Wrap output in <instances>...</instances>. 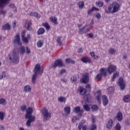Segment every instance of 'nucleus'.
<instances>
[{
  "mask_svg": "<svg viewBox=\"0 0 130 130\" xmlns=\"http://www.w3.org/2000/svg\"><path fill=\"white\" fill-rule=\"evenodd\" d=\"M64 111H65L67 114H70L71 113V107L68 106L64 108Z\"/></svg>",
  "mask_w": 130,
  "mask_h": 130,
  "instance_id": "32",
  "label": "nucleus"
},
{
  "mask_svg": "<svg viewBox=\"0 0 130 130\" xmlns=\"http://www.w3.org/2000/svg\"><path fill=\"white\" fill-rule=\"evenodd\" d=\"M90 30V27L85 25L83 27V28H80L79 29V34H84V33H87Z\"/></svg>",
  "mask_w": 130,
  "mask_h": 130,
  "instance_id": "12",
  "label": "nucleus"
},
{
  "mask_svg": "<svg viewBox=\"0 0 130 130\" xmlns=\"http://www.w3.org/2000/svg\"><path fill=\"white\" fill-rule=\"evenodd\" d=\"M5 119V115H4V113L2 112H0V119L1 120H3Z\"/></svg>",
  "mask_w": 130,
  "mask_h": 130,
  "instance_id": "52",
  "label": "nucleus"
},
{
  "mask_svg": "<svg viewBox=\"0 0 130 130\" xmlns=\"http://www.w3.org/2000/svg\"><path fill=\"white\" fill-rule=\"evenodd\" d=\"M78 117H77V116H75L73 117L72 119V122H74V123L76 122L77 120H78Z\"/></svg>",
  "mask_w": 130,
  "mask_h": 130,
  "instance_id": "53",
  "label": "nucleus"
},
{
  "mask_svg": "<svg viewBox=\"0 0 130 130\" xmlns=\"http://www.w3.org/2000/svg\"><path fill=\"white\" fill-rule=\"evenodd\" d=\"M118 85L121 89V90H123L125 89V83L123 81L122 78H120L118 80Z\"/></svg>",
  "mask_w": 130,
  "mask_h": 130,
  "instance_id": "11",
  "label": "nucleus"
},
{
  "mask_svg": "<svg viewBox=\"0 0 130 130\" xmlns=\"http://www.w3.org/2000/svg\"><path fill=\"white\" fill-rule=\"evenodd\" d=\"M21 41V38L20 37V34H18L15 36L14 42L16 44L20 45V42Z\"/></svg>",
  "mask_w": 130,
  "mask_h": 130,
  "instance_id": "19",
  "label": "nucleus"
},
{
  "mask_svg": "<svg viewBox=\"0 0 130 130\" xmlns=\"http://www.w3.org/2000/svg\"><path fill=\"white\" fill-rule=\"evenodd\" d=\"M43 71V68L41 67V65H40V64H37L36 65L34 70L35 74L32 75V77L31 78V82L32 84H36V79H37L38 75H42Z\"/></svg>",
  "mask_w": 130,
  "mask_h": 130,
  "instance_id": "1",
  "label": "nucleus"
},
{
  "mask_svg": "<svg viewBox=\"0 0 130 130\" xmlns=\"http://www.w3.org/2000/svg\"><path fill=\"white\" fill-rule=\"evenodd\" d=\"M11 0H0V15L5 16L7 14V11L5 10L4 8L7 5L10 4Z\"/></svg>",
  "mask_w": 130,
  "mask_h": 130,
  "instance_id": "4",
  "label": "nucleus"
},
{
  "mask_svg": "<svg viewBox=\"0 0 130 130\" xmlns=\"http://www.w3.org/2000/svg\"><path fill=\"white\" fill-rule=\"evenodd\" d=\"M74 112H75V113H78L79 116H82L83 113H84V109H81V107L78 106L74 108Z\"/></svg>",
  "mask_w": 130,
  "mask_h": 130,
  "instance_id": "10",
  "label": "nucleus"
},
{
  "mask_svg": "<svg viewBox=\"0 0 130 130\" xmlns=\"http://www.w3.org/2000/svg\"><path fill=\"white\" fill-rule=\"evenodd\" d=\"M51 22H52L55 25H57L58 23L57 22V18L56 17H50Z\"/></svg>",
  "mask_w": 130,
  "mask_h": 130,
  "instance_id": "30",
  "label": "nucleus"
},
{
  "mask_svg": "<svg viewBox=\"0 0 130 130\" xmlns=\"http://www.w3.org/2000/svg\"><path fill=\"white\" fill-rule=\"evenodd\" d=\"M29 15L31 17H35V18H39L41 17L40 14L37 12H31Z\"/></svg>",
  "mask_w": 130,
  "mask_h": 130,
  "instance_id": "27",
  "label": "nucleus"
},
{
  "mask_svg": "<svg viewBox=\"0 0 130 130\" xmlns=\"http://www.w3.org/2000/svg\"><path fill=\"white\" fill-rule=\"evenodd\" d=\"M91 98L92 96L90 95V94H87L83 96V100L87 103H90L91 102Z\"/></svg>",
  "mask_w": 130,
  "mask_h": 130,
  "instance_id": "14",
  "label": "nucleus"
},
{
  "mask_svg": "<svg viewBox=\"0 0 130 130\" xmlns=\"http://www.w3.org/2000/svg\"><path fill=\"white\" fill-rule=\"evenodd\" d=\"M123 101L125 102V103L130 102V94L125 95L123 98Z\"/></svg>",
  "mask_w": 130,
  "mask_h": 130,
  "instance_id": "25",
  "label": "nucleus"
},
{
  "mask_svg": "<svg viewBox=\"0 0 130 130\" xmlns=\"http://www.w3.org/2000/svg\"><path fill=\"white\" fill-rule=\"evenodd\" d=\"M12 10L13 12H15V13H17V7H14L12 8Z\"/></svg>",
  "mask_w": 130,
  "mask_h": 130,
  "instance_id": "63",
  "label": "nucleus"
},
{
  "mask_svg": "<svg viewBox=\"0 0 130 130\" xmlns=\"http://www.w3.org/2000/svg\"><path fill=\"white\" fill-rule=\"evenodd\" d=\"M26 35L25 30H24L22 33H21V38H24L25 37V36Z\"/></svg>",
  "mask_w": 130,
  "mask_h": 130,
  "instance_id": "60",
  "label": "nucleus"
},
{
  "mask_svg": "<svg viewBox=\"0 0 130 130\" xmlns=\"http://www.w3.org/2000/svg\"><path fill=\"white\" fill-rule=\"evenodd\" d=\"M103 99V104L104 106H106L109 103V101H108V99L106 95H103L102 96Z\"/></svg>",
  "mask_w": 130,
  "mask_h": 130,
  "instance_id": "16",
  "label": "nucleus"
},
{
  "mask_svg": "<svg viewBox=\"0 0 130 130\" xmlns=\"http://www.w3.org/2000/svg\"><path fill=\"white\" fill-rule=\"evenodd\" d=\"M17 51V49L14 48L13 50L12 53L9 54V60L11 61V62L16 64L18 63L19 61H20L19 54H18Z\"/></svg>",
  "mask_w": 130,
  "mask_h": 130,
  "instance_id": "2",
  "label": "nucleus"
},
{
  "mask_svg": "<svg viewBox=\"0 0 130 130\" xmlns=\"http://www.w3.org/2000/svg\"><path fill=\"white\" fill-rule=\"evenodd\" d=\"M77 5L78 6L79 9H84V7H85V3L84 2L81 1L77 3Z\"/></svg>",
  "mask_w": 130,
  "mask_h": 130,
  "instance_id": "28",
  "label": "nucleus"
},
{
  "mask_svg": "<svg viewBox=\"0 0 130 130\" xmlns=\"http://www.w3.org/2000/svg\"><path fill=\"white\" fill-rule=\"evenodd\" d=\"M66 73H67V70L62 69L61 70H60L59 74V75H63V74H66Z\"/></svg>",
  "mask_w": 130,
  "mask_h": 130,
  "instance_id": "48",
  "label": "nucleus"
},
{
  "mask_svg": "<svg viewBox=\"0 0 130 130\" xmlns=\"http://www.w3.org/2000/svg\"><path fill=\"white\" fill-rule=\"evenodd\" d=\"M0 104H3V105H6V100L4 99H1L0 100Z\"/></svg>",
  "mask_w": 130,
  "mask_h": 130,
  "instance_id": "50",
  "label": "nucleus"
},
{
  "mask_svg": "<svg viewBox=\"0 0 130 130\" xmlns=\"http://www.w3.org/2000/svg\"><path fill=\"white\" fill-rule=\"evenodd\" d=\"M92 111H97L99 109V107L97 105H92L91 106Z\"/></svg>",
  "mask_w": 130,
  "mask_h": 130,
  "instance_id": "42",
  "label": "nucleus"
},
{
  "mask_svg": "<svg viewBox=\"0 0 130 130\" xmlns=\"http://www.w3.org/2000/svg\"><path fill=\"white\" fill-rule=\"evenodd\" d=\"M31 90L32 88L30 85H26L24 86L23 91L25 93H28V92H31Z\"/></svg>",
  "mask_w": 130,
  "mask_h": 130,
  "instance_id": "24",
  "label": "nucleus"
},
{
  "mask_svg": "<svg viewBox=\"0 0 130 130\" xmlns=\"http://www.w3.org/2000/svg\"><path fill=\"white\" fill-rule=\"evenodd\" d=\"M101 78H102V75L100 73L96 75L95 78V80H96V81H99L101 79Z\"/></svg>",
  "mask_w": 130,
  "mask_h": 130,
  "instance_id": "46",
  "label": "nucleus"
},
{
  "mask_svg": "<svg viewBox=\"0 0 130 130\" xmlns=\"http://www.w3.org/2000/svg\"><path fill=\"white\" fill-rule=\"evenodd\" d=\"M26 24L27 25V30L29 31H31L32 30V27H31V25H32V23L31 21H27L26 22Z\"/></svg>",
  "mask_w": 130,
  "mask_h": 130,
  "instance_id": "40",
  "label": "nucleus"
},
{
  "mask_svg": "<svg viewBox=\"0 0 130 130\" xmlns=\"http://www.w3.org/2000/svg\"><path fill=\"white\" fill-rule=\"evenodd\" d=\"M6 72L3 71L1 75H0V80H3L4 78H6Z\"/></svg>",
  "mask_w": 130,
  "mask_h": 130,
  "instance_id": "44",
  "label": "nucleus"
},
{
  "mask_svg": "<svg viewBox=\"0 0 130 130\" xmlns=\"http://www.w3.org/2000/svg\"><path fill=\"white\" fill-rule=\"evenodd\" d=\"M95 129H97V125L93 123L90 127V130H95Z\"/></svg>",
  "mask_w": 130,
  "mask_h": 130,
  "instance_id": "47",
  "label": "nucleus"
},
{
  "mask_svg": "<svg viewBox=\"0 0 130 130\" xmlns=\"http://www.w3.org/2000/svg\"><path fill=\"white\" fill-rule=\"evenodd\" d=\"M85 88H86V89H89V90H91V84H87Z\"/></svg>",
  "mask_w": 130,
  "mask_h": 130,
  "instance_id": "61",
  "label": "nucleus"
},
{
  "mask_svg": "<svg viewBox=\"0 0 130 130\" xmlns=\"http://www.w3.org/2000/svg\"><path fill=\"white\" fill-rule=\"evenodd\" d=\"M66 62H67V63H72L73 64H75L76 63V61L75 60H73L71 58H66Z\"/></svg>",
  "mask_w": 130,
  "mask_h": 130,
  "instance_id": "31",
  "label": "nucleus"
},
{
  "mask_svg": "<svg viewBox=\"0 0 130 130\" xmlns=\"http://www.w3.org/2000/svg\"><path fill=\"white\" fill-rule=\"evenodd\" d=\"M108 51L110 54H115L116 53V50L113 49V48H110Z\"/></svg>",
  "mask_w": 130,
  "mask_h": 130,
  "instance_id": "35",
  "label": "nucleus"
},
{
  "mask_svg": "<svg viewBox=\"0 0 130 130\" xmlns=\"http://www.w3.org/2000/svg\"><path fill=\"white\" fill-rule=\"evenodd\" d=\"M107 90L108 91L109 94H112L114 92V87L111 86L107 88Z\"/></svg>",
  "mask_w": 130,
  "mask_h": 130,
  "instance_id": "34",
  "label": "nucleus"
},
{
  "mask_svg": "<svg viewBox=\"0 0 130 130\" xmlns=\"http://www.w3.org/2000/svg\"><path fill=\"white\" fill-rule=\"evenodd\" d=\"M32 113H33V109L31 107H28L26 110V113L25 115V118L35 117L34 116H32Z\"/></svg>",
  "mask_w": 130,
  "mask_h": 130,
  "instance_id": "8",
  "label": "nucleus"
},
{
  "mask_svg": "<svg viewBox=\"0 0 130 130\" xmlns=\"http://www.w3.org/2000/svg\"><path fill=\"white\" fill-rule=\"evenodd\" d=\"M117 70L116 66L114 65H110L107 70V71L109 73V75H111L113 73H114L115 71Z\"/></svg>",
  "mask_w": 130,
  "mask_h": 130,
  "instance_id": "9",
  "label": "nucleus"
},
{
  "mask_svg": "<svg viewBox=\"0 0 130 130\" xmlns=\"http://www.w3.org/2000/svg\"><path fill=\"white\" fill-rule=\"evenodd\" d=\"M91 121L93 123H94L96 121V118H95V116H92L91 117Z\"/></svg>",
  "mask_w": 130,
  "mask_h": 130,
  "instance_id": "54",
  "label": "nucleus"
},
{
  "mask_svg": "<svg viewBox=\"0 0 130 130\" xmlns=\"http://www.w3.org/2000/svg\"><path fill=\"white\" fill-rule=\"evenodd\" d=\"M43 26L44 27H45L46 30H50V25H49V24L48 23H43Z\"/></svg>",
  "mask_w": 130,
  "mask_h": 130,
  "instance_id": "39",
  "label": "nucleus"
},
{
  "mask_svg": "<svg viewBox=\"0 0 130 130\" xmlns=\"http://www.w3.org/2000/svg\"><path fill=\"white\" fill-rule=\"evenodd\" d=\"M115 130L121 129V126L120 125V124L119 122L117 123V124H116V126L115 127Z\"/></svg>",
  "mask_w": 130,
  "mask_h": 130,
  "instance_id": "43",
  "label": "nucleus"
},
{
  "mask_svg": "<svg viewBox=\"0 0 130 130\" xmlns=\"http://www.w3.org/2000/svg\"><path fill=\"white\" fill-rule=\"evenodd\" d=\"M64 68L65 66L63 64V62L60 59H57L56 60L54 63V64H52V68L53 69H55L56 68Z\"/></svg>",
  "mask_w": 130,
  "mask_h": 130,
  "instance_id": "6",
  "label": "nucleus"
},
{
  "mask_svg": "<svg viewBox=\"0 0 130 130\" xmlns=\"http://www.w3.org/2000/svg\"><path fill=\"white\" fill-rule=\"evenodd\" d=\"M81 61L84 62L85 63H87V62H91V59L88 57H83L81 58Z\"/></svg>",
  "mask_w": 130,
  "mask_h": 130,
  "instance_id": "26",
  "label": "nucleus"
},
{
  "mask_svg": "<svg viewBox=\"0 0 130 130\" xmlns=\"http://www.w3.org/2000/svg\"><path fill=\"white\" fill-rule=\"evenodd\" d=\"M38 47H42L43 46V41H39L37 43Z\"/></svg>",
  "mask_w": 130,
  "mask_h": 130,
  "instance_id": "45",
  "label": "nucleus"
},
{
  "mask_svg": "<svg viewBox=\"0 0 130 130\" xmlns=\"http://www.w3.org/2000/svg\"><path fill=\"white\" fill-rule=\"evenodd\" d=\"M95 5L96 7H98L99 8H102V7L104 6V4H103V2L100 1L96 2L95 3Z\"/></svg>",
  "mask_w": 130,
  "mask_h": 130,
  "instance_id": "36",
  "label": "nucleus"
},
{
  "mask_svg": "<svg viewBox=\"0 0 130 130\" xmlns=\"http://www.w3.org/2000/svg\"><path fill=\"white\" fill-rule=\"evenodd\" d=\"M118 77H119V72H117L116 73H114L113 74V77L111 79V80L113 81V82H114L115 80V78H117Z\"/></svg>",
  "mask_w": 130,
  "mask_h": 130,
  "instance_id": "33",
  "label": "nucleus"
},
{
  "mask_svg": "<svg viewBox=\"0 0 130 130\" xmlns=\"http://www.w3.org/2000/svg\"><path fill=\"white\" fill-rule=\"evenodd\" d=\"M113 124V121L112 120V119H110L108 122V123L107 124V129H111V128H112V125Z\"/></svg>",
  "mask_w": 130,
  "mask_h": 130,
  "instance_id": "22",
  "label": "nucleus"
},
{
  "mask_svg": "<svg viewBox=\"0 0 130 130\" xmlns=\"http://www.w3.org/2000/svg\"><path fill=\"white\" fill-rule=\"evenodd\" d=\"M26 119H28L26 123V125L29 127L31 126V123L32 121H35V117H30L29 118H26Z\"/></svg>",
  "mask_w": 130,
  "mask_h": 130,
  "instance_id": "13",
  "label": "nucleus"
},
{
  "mask_svg": "<svg viewBox=\"0 0 130 130\" xmlns=\"http://www.w3.org/2000/svg\"><path fill=\"white\" fill-rule=\"evenodd\" d=\"M6 129V127L4 125H0V130H5Z\"/></svg>",
  "mask_w": 130,
  "mask_h": 130,
  "instance_id": "58",
  "label": "nucleus"
},
{
  "mask_svg": "<svg viewBox=\"0 0 130 130\" xmlns=\"http://www.w3.org/2000/svg\"><path fill=\"white\" fill-rule=\"evenodd\" d=\"M22 40L24 43H28V42H29V40L26 37L22 38Z\"/></svg>",
  "mask_w": 130,
  "mask_h": 130,
  "instance_id": "51",
  "label": "nucleus"
},
{
  "mask_svg": "<svg viewBox=\"0 0 130 130\" xmlns=\"http://www.w3.org/2000/svg\"><path fill=\"white\" fill-rule=\"evenodd\" d=\"M96 93L98 94V96H96L95 98L99 103H101V90H98Z\"/></svg>",
  "mask_w": 130,
  "mask_h": 130,
  "instance_id": "21",
  "label": "nucleus"
},
{
  "mask_svg": "<svg viewBox=\"0 0 130 130\" xmlns=\"http://www.w3.org/2000/svg\"><path fill=\"white\" fill-rule=\"evenodd\" d=\"M119 9H120V6H119V4L117 2H114L110 5L108 8V11L110 13H111V14L117 13V12L119 11Z\"/></svg>",
  "mask_w": 130,
  "mask_h": 130,
  "instance_id": "3",
  "label": "nucleus"
},
{
  "mask_svg": "<svg viewBox=\"0 0 130 130\" xmlns=\"http://www.w3.org/2000/svg\"><path fill=\"white\" fill-rule=\"evenodd\" d=\"M17 24V21L16 20H14L13 24V27L15 28L16 27V25Z\"/></svg>",
  "mask_w": 130,
  "mask_h": 130,
  "instance_id": "62",
  "label": "nucleus"
},
{
  "mask_svg": "<svg viewBox=\"0 0 130 130\" xmlns=\"http://www.w3.org/2000/svg\"><path fill=\"white\" fill-rule=\"evenodd\" d=\"M42 113L44 116V121H47V120H49V119L51 117V114L48 112V110L45 108H43L42 110Z\"/></svg>",
  "mask_w": 130,
  "mask_h": 130,
  "instance_id": "5",
  "label": "nucleus"
},
{
  "mask_svg": "<svg viewBox=\"0 0 130 130\" xmlns=\"http://www.w3.org/2000/svg\"><path fill=\"white\" fill-rule=\"evenodd\" d=\"M83 108L85 111H90L91 110L90 108V107L89 106V105H83Z\"/></svg>",
  "mask_w": 130,
  "mask_h": 130,
  "instance_id": "37",
  "label": "nucleus"
},
{
  "mask_svg": "<svg viewBox=\"0 0 130 130\" xmlns=\"http://www.w3.org/2000/svg\"><path fill=\"white\" fill-rule=\"evenodd\" d=\"M89 75L88 73L84 74L82 75V78L80 79L81 83H83V84H88V83L90 82Z\"/></svg>",
  "mask_w": 130,
  "mask_h": 130,
  "instance_id": "7",
  "label": "nucleus"
},
{
  "mask_svg": "<svg viewBox=\"0 0 130 130\" xmlns=\"http://www.w3.org/2000/svg\"><path fill=\"white\" fill-rule=\"evenodd\" d=\"M78 91L80 92V95H85V94H87L88 90L86 89V88H83V87L80 86L78 88Z\"/></svg>",
  "mask_w": 130,
  "mask_h": 130,
  "instance_id": "15",
  "label": "nucleus"
},
{
  "mask_svg": "<svg viewBox=\"0 0 130 130\" xmlns=\"http://www.w3.org/2000/svg\"><path fill=\"white\" fill-rule=\"evenodd\" d=\"M118 121H121L123 118L122 113L121 112H118L116 116Z\"/></svg>",
  "mask_w": 130,
  "mask_h": 130,
  "instance_id": "18",
  "label": "nucleus"
},
{
  "mask_svg": "<svg viewBox=\"0 0 130 130\" xmlns=\"http://www.w3.org/2000/svg\"><path fill=\"white\" fill-rule=\"evenodd\" d=\"M58 101H59V102L62 103H66V102L67 101V99L64 97H62V96H60L58 99Z\"/></svg>",
  "mask_w": 130,
  "mask_h": 130,
  "instance_id": "38",
  "label": "nucleus"
},
{
  "mask_svg": "<svg viewBox=\"0 0 130 130\" xmlns=\"http://www.w3.org/2000/svg\"><path fill=\"white\" fill-rule=\"evenodd\" d=\"M88 36L89 38H93V37H94V34H93V33L92 32H90L88 34Z\"/></svg>",
  "mask_w": 130,
  "mask_h": 130,
  "instance_id": "57",
  "label": "nucleus"
},
{
  "mask_svg": "<svg viewBox=\"0 0 130 130\" xmlns=\"http://www.w3.org/2000/svg\"><path fill=\"white\" fill-rule=\"evenodd\" d=\"M57 42L60 46L62 45V42H61V38L60 37H58L57 38Z\"/></svg>",
  "mask_w": 130,
  "mask_h": 130,
  "instance_id": "41",
  "label": "nucleus"
},
{
  "mask_svg": "<svg viewBox=\"0 0 130 130\" xmlns=\"http://www.w3.org/2000/svg\"><path fill=\"white\" fill-rule=\"evenodd\" d=\"M18 53L21 55H23L25 52H26V49H25V47L21 46L18 49Z\"/></svg>",
  "mask_w": 130,
  "mask_h": 130,
  "instance_id": "20",
  "label": "nucleus"
},
{
  "mask_svg": "<svg viewBox=\"0 0 130 130\" xmlns=\"http://www.w3.org/2000/svg\"><path fill=\"white\" fill-rule=\"evenodd\" d=\"M27 109V106L26 105H24L21 107V111H25Z\"/></svg>",
  "mask_w": 130,
  "mask_h": 130,
  "instance_id": "49",
  "label": "nucleus"
},
{
  "mask_svg": "<svg viewBox=\"0 0 130 130\" xmlns=\"http://www.w3.org/2000/svg\"><path fill=\"white\" fill-rule=\"evenodd\" d=\"M92 9L93 10V11H95L96 12H98V11H99V9L94 7H92Z\"/></svg>",
  "mask_w": 130,
  "mask_h": 130,
  "instance_id": "64",
  "label": "nucleus"
},
{
  "mask_svg": "<svg viewBox=\"0 0 130 130\" xmlns=\"http://www.w3.org/2000/svg\"><path fill=\"white\" fill-rule=\"evenodd\" d=\"M71 80L72 82H77V78L75 77H73L71 78Z\"/></svg>",
  "mask_w": 130,
  "mask_h": 130,
  "instance_id": "59",
  "label": "nucleus"
},
{
  "mask_svg": "<svg viewBox=\"0 0 130 130\" xmlns=\"http://www.w3.org/2000/svg\"><path fill=\"white\" fill-rule=\"evenodd\" d=\"M95 17L97 18V19H100V18H101V14L98 13L96 14Z\"/></svg>",
  "mask_w": 130,
  "mask_h": 130,
  "instance_id": "56",
  "label": "nucleus"
},
{
  "mask_svg": "<svg viewBox=\"0 0 130 130\" xmlns=\"http://www.w3.org/2000/svg\"><path fill=\"white\" fill-rule=\"evenodd\" d=\"M26 53H27V54H29V53H31V51L30 50V49H29L28 47H26Z\"/></svg>",
  "mask_w": 130,
  "mask_h": 130,
  "instance_id": "55",
  "label": "nucleus"
},
{
  "mask_svg": "<svg viewBox=\"0 0 130 130\" xmlns=\"http://www.w3.org/2000/svg\"><path fill=\"white\" fill-rule=\"evenodd\" d=\"M11 28L12 27H11L9 23L5 24L2 26V30H4V31H6V30L10 31Z\"/></svg>",
  "mask_w": 130,
  "mask_h": 130,
  "instance_id": "17",
  "label": "nucleus"
},
{
  "mask_svg": "<svg viewBox=\"0 0 130 130\" xmlns=\"http://www.w3.org/2000/svg\"><path fill=\"white\" fill-rule=\"evenodd\" d=\"M100 74L102 76L104 77H106L107 76V73L106 72V68H103L100 69Z\"/></svg>",
  "mask_w": 130,
  "mask_h": 130,
  "instance_id": "23",
  "label": "nucleus"
},
{
  "mask_svg": "<svg viewBox=\"0 0 130 130\" xmlns=\"http://www.w3.org/2000/svg\"><path fill=\"white\" fill-rule=\"evenodd\" d=\"M45 32V29L42 27L40 28L38 30L37 34L38 35H41L42 34H44Z\"/></svg>",
  "mask_w": 130,
  "mask_h": 130,
  "instance_id": "29",
  "label": "nucleus"
}]
</instances>
